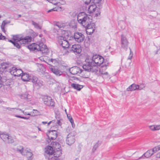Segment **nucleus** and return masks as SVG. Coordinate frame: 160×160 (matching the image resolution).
Wrapping results in <instances>:
<instances>
[{"instance_id": "nucleus-1", "label": "nucleus", "mask_w": 160, "mask_h": 160, "mask_svg": "<svg viewBox=\"0 0 160 160\" xmlns=\"http://www.w3.org/2000/svg\"><path fill=\"white\" fill-rule=\"evenodd\" d=\"M104 59L101 56L95 54L91 59H87L86 64L82 66L85 71L97 73L98 70V66L101 65L104 62Z\"/></svg>"}, {"instance_id": "nucleus-2", "label": "nucleus", "mask_w": 160, "mask_h": 160, "mask_svg": "<svg viewBox=\"0 0 160 160\" xmlns=\"http://www.w3.org/2000/svg\"><path fill=\"white\" fill-rule=\"evenodd\" d=\"M12 40H8V41L12 43L14 46L18 48H20L22 44H26L30 42L32 40L31 37L27 36L24 38L19 37L18 36H13Z\"/></svg>"}, {"instance_id": "nucleus-3", "label": "nucleus", "mask_w": 160, "mask_h": 160, "mask_svg": "<svg viewBox=\"0 0 160 160\" xmlns=\"http://www.w3.org/2000/svg\"><path fill=\"white\" fill-rule=\"evenodd\" d=\"M28 48L30 51H34L35 52L40 51L44 55L48 54L49 52V50L47 48L46 45L43 44L42 42H40L39 44L32 43L28 45Z\"/></svg>"}, {"instance_id": "nucleus-4", "label": "nucleus", "mask_w": 160, "mask_h": 160, "mask_svg": "<svg viewBox=\"0 0 160 160\" xmlns=\"http://www.w3.org/2000/svg\"><path fill=\"white\" fill-rule=\"evenodd\" d=\"M58 150H57V152H54L55 153H54L52 147L49 146L46 148L45 153L48 155L49 159H52L53 156L56 157H59L62 154L61 149L59 148H58Z\"/></svg>"}, {"instance_id": "nucleus-5", "label": "nucleus", "mask_w": 160, "mask_h": 160, "mask_svg": "<svg viewBox=\"0 0 160 160\" xmlns=\"http://www.w3.org/2000/svg\"><path fill=\"white\" fill-rule=\"evenodd\" d=\"M30 80V82L32 83L33 87L37 89L40 88L43 85V82L36 76H32Z\"/></svg>"}, {"instance_id": "nucleus-6", "label": "nucleus", "mask_w": 160, "mask_h": 160, "mask_svg": "<svg viewBox=\"0 0 160 160\" xmlns=\"http://www.w3.org/2000/svg\"><path fill=\"white\" fill-rule=\"evenodd\" d=\"M58 42L59 45L64 48H68L70 44L66 38L62 36H59L58 38Z\"/></svg>"}, {"instance_id": "nucleus-7", "label": "nucleus", "mask_w": 160, "mask_h": 160, "mask_svg": "<svg viewBox=\"0 0 160 160\" xmlns=\"http://www.w3.org/2000/svg\"><path fill=\"white\" fill-rule=\"evenodd\" d=\"M44 104L48 106L54 107L55 106V102L50 96H45L42 98Z\"/></svg>"}, {"instance_id": "nucleus-8", "label": "nucleus", "mask_w": 160, "mask_h": 160, "mask_svg": "<svg viewBox=\"0 0 160 160\" xmlns=\"http://www.w3.org/2000/svg\"><path fill=\"white\" fill-rule=\"evenodd\" d=\"M75 132H71L69 133L66 138V143L69 145H71L73 144L75 141Z\"/></svg>"}, {"instance_id": "nucleus-9", "label": "nucleus", "mask_w": 160, "mask_h": 160, "mask_svg": "<svg viewBox=\"0 0 160 160\" xmlns=\"http://www.w3.org/2000/svg\"><path fill=\"white\" fill-rule=\"evenodd\" d=\"M73 37L75 40L78 43L83 42L85 38L84 35L82 33L78 32L74 33Z\"/></svg>"}, {"instance_id": "nucleus-10", "label": "nucleus", "mask_w": 160, "mask_h": 160, "mask_svg": "<svg viewBox=\"0 0 160 160\" xmlns=\"http://www.w3.org/2000/svg\"><path fill=\"white\" fill-rule=\"evenodd\" d=\"M121 47L126 51L127 50L129 44L127 39L123 35H122L121 38Z\"/></svg>"}, {"instance_id": "nucleus-11", "label": "nucleus", "mask_w": 160, "mask_h": 160, "mask_svg": "<svg viewBox=\"0 0 160 160\" xmlns=\"http://www.w3.org/2000/svg\"><path fill=\"white\" fill-rule=\"evenodd\" d=\"M9 72L12 75L17 77L21 76L23 72V71L21 69H17L15 67H12L10 69Z\"/></svg>"}, {"instance_id": "nucleus-12", "label": "nucleus", "mask_w": 160, "mask_h": 160, "mask_svg": "<svg viewBox=\"0 0 160 160\" xmlns=\"http://www.w3.org/2000/svg\"><path fill=\"white\" fill-rule=\"evenodd\" d=\"M86 18L83 20L81 24L84 28H85L88 26H89V25L92 24L93 23H92V19L89 18L88 15H85Z\"/></svg>"}, {"instance_id": "nucleus-13", "label": "nucleus", "mask_w": 160, "mask_h": 160, "mask_svg": "<svg viewBox=\"0 0 160 160\" xmlns=\"http://www.w3.org/2000/svg\"><path fill=\"white\" fill-rule=\"evenodd\" d=\"M69 71L72 74L76 75L81 73L82 70L78 67H74L70 68Z\"/></svg>"}, {"instance_id": "nucleus-14", "label": "nucleus", "mask_w": 160, "mask_h": 160, "mask_svg": "<svg viewBox=\"0 0 160 160\" xmlns=\"http://www.w3.org/2000/svg\"><path fill=\"white\" fill-rule=\"evenodd\" d=\"M49 65L48 68L52 72L57 76H60L61 75L62 72L56 67L52 65H51L49 64Z\"/></svg>"}, {"instance_id": "nucleus-15", "label": "nucleus", "mask_w": 160, "mask_h": 160, "mask_svg": "<svg viewBox=\"0 0 160 160\" xmlns=\"http://www.w3.org/2000/svg\"><path fill=\"white\" fill-rule=\"evenodd\" d=\"M107 65H102L101 66V67L99 69V72L102 75V77L105 78H110V76L107 72H104L102 71V70L104 69L105 70L107 68Z\"/></svg>"}, {"instance_id": "nucleus-16", "label": "nucleus", "mask_w": 160, "mask_h": 160, "mask_svg": "<svg viewBox=\"0 0 160 160\" xmlns=\"http://www.w3.org/2000/svg\"><path fill=\"white\" fill-rule=\"evenodd\" d=\"M47 135L49 139L55 140L57 136V131L56 130L49 131Z\"/></svg>"}, {"instance_id": "nucleus-17", "label": "nucleus", "mask_w": 160, "mask_h": 160, "mask_svg": "<svg viewBox=\"0 0 160 160\" xmlns=\"http://www.w3.org/2000/svg\"><path fill=\"white\" fill-rule=\"evenodd\" d=\"M71 50L77 54L80 53L81 52V46L79 44H74L72 46Z\"/></svg>"}, {"instance_id": "nucleus-18", "label": "nucleus", "mask_w": 160, "mask_h": 160, "mask_svg": "<svg viewBox=\"0 0 160 160\" xmlns=\"http://www.w3.org/2000/svg\"><path fill=\"white\" fill-rule=\"evenodd\" d=\"M95 25L94 23H92V24L89 25L85 28L86 32L88 34L91 35L94 31Z\"/></svg>"}, {"instance_id": "nucleus-19", "label": "nucleus", "mask_w": 160, "mask_h": 160, "mask_svg": "<svg viewBox=\"0 0 160 160\" xmlns=\"http://www.w3.org/2000/svg\"><path fill=\"white\" fill-rule=\"evenodd\" d=\"M23 155L26 156L28 159H31L32 156L33 154L31 152V150L29 148H27L24 149L23 152Z\"/></svg>"}, {"instance_id": "nucleus-20", "label": "nucleus", "mask_w": 160, "mask_h": 160, "mask_svg": "<svg viewBox=\"0 0 160 160\" xmlns=\"http://www.w3.org/2000/svg\"><path fill=\"white\" fill-rule=\"evenodd\" d=\"M85 15H88L85 14L84 12H82L79 13L77 16V20L78 22L81 24L85 18L86 16Z\"/></svg>"}, {"instance_id": "nucleus-21", "label": "nucleus", "mask_w": 160, "mask_h": 160, "mask_svg": "<svg viewBox=\"0 0 160 160\" xmlns=\"http://www.w3.org/2000/svg\"><path fill=\"white\" fill-rule=\"evenodd\" d=\"M22 80L24 82L29 81L30 82V79L32 78V76H29V74L26 73H23L21 75Z\"/></svg>"}, {"instance_id": "nucleus-22", "label": "nucleus", "mask_w": 160, "mask_h": 160, "mask_svg": "<svg viewBox=\"0 0 160 160\" xmlns=\"http://www.w3.org/2000/svg\"><path fill=\"white\" fill-rule=\"evenodd\" d=\"M152 152V150H148L142 156L140 157L138 159H141L143 157V156L147 158L149 157L153 154V152Z\"/></svg>"}, {"instance_id": "nucleus-23", "label": "nucleus", "mask_w": 160, "mask_h": 160, "mask_svg": "<svg viewBox=\"0 0 160 160\" xmlns=\"http://www.w3.org/2000/svg\"><path fill=\"white\" fill-rule=\"evenodd\" d=\"M137 86L138 85H136L135 84H132L127 88V90L128 91H131L135 90H138V87H137Z\"/></svg>"}, {"instance_id": "nucleus-24", "label": "nucleus", "mask_w": 160, "mask_h": 160, "mask_svg": "<svg viewBox=\"0 0 160 160\" xmlns=\"http://www.w3.org/2000/svg\"><path fill=\"white\" fill-rule=\"evenodd\" d=\"M71 86L72 88L78 91L80 90L83 88V86L82 85L74 83H72Z\"/></svg>"}, {"instance_id": "nucleus-25", "label": "nucleus", "mask_w": 160, "mask_h": 160, "mask_svg": "<svg viewBox=\"0 0 160 160\" xmlns=\"http://www.w3.org/2000/svg\"><path fill=\"white\" fill-rule=\"evenodd\" d=\"M96 8V6L95 4H92L90 5L88 9V10L90 13L94 12Z\"/></svg>"}, {"instance_id": "nucleus-26", "label": "nucleus", "mask_w": 160, "mask_h": 160, "mask_svg": "<svg viewBox=\"0 0 160 160\" xmlns=\"http://www.w3.org/2000/svg\"><path fill=\"white\" fill-rule=\"evenodd\" d=\"M52 2V3L54 5H57L58 3L60 4L61 5H64L66 3L65 1L64 0H54Z\"/></svg>"}, {"instance_id": "nucleus-27", "label": "nucleus", "mask_w": 160, "mask_h": 160, "mask_svg": "<svg viewBox=\"0 0 160 160\" xmlns=\"http://www.w3.org/2000/svg\"><path fill=\"white\" fill-rule=\"evenodd\" d=\"M149 129L152 131H156L160 129V125H151L149 126Z\"/></svg>"}, {"instance_id": "nucleus-28", "label": "nucleus", "mask_w": 160, "mask_h": 160, "mask_svg": "<svg viewBox=\"0 0 160 160\" xmlns=\"http://www.w3.org/2000/svg\"><path fill=\"white\" fill-rule=\"evenodd\" d=\"M1 138L4 141L6 142L8 140V138L9 136L8 134H2L0 136Z\"/></svg>"}, {"instance_id": "nucleus-29", "label": "nucleus", "mask_w": 160, "mask_h": 160, "mask_svg": "<svg viewBox=\"0 0 160 160\" xmlns=\"http://www.w3.org/2000/svg\"><path fill=\"white\" fill-rule=\"evenodd\" d=\"M10 23V22H7L6 21H3L2 24L1 25V28L2 30V31L4 32H5V25L8 23Z\"/></svg>"}, {"instance_id": "nucleus-30", "label": "nucleus", "mask_w": 160, "mask_h": 160, "mask_svg": "<svg viewBox=\"0 0 160 160\" xmlns=\"http://www.w3.org/2000/svg\"><path fill=\"white\" fill-rule=\"evenodd\" d=\"M28 93L27 92H25L24 93L20 95V97L21 99L28 100Z\"/></svg>"}, {"instance_id": "nucleus-31", "label": "nucleus", "mask_w": 160, "mask_h": 160, "mask_svg": "<svg viewBox=\"0 0 160 160\" xmlns=\"http://www.w3.org/2000/svg\"><path fill=\"white\" fill-rule=\"evenodd\" d=\"M32 24L36 28L38 29H42V27L40 26L38 23L36 22H35L32 21Z\"/></svg>"}, {"instance_id": "nucleus-32", "label": "nucleus", "mask_w": 160, "mask_h": 160, "mask_svg": "<svg viewBox=\"0 0 160 160\" xmlns=\"http://www.w3.org/2000/svg\"><path fill=\"white\" fill-rule=\"evenodd\" d=\"M61 9V7H57L53 8L52 9L49 10L48 11V12H49L52 11H60Z\"/></svg>"}, {"instance_id": "nucleus-33", "label": "nucleus", "mask_w": 160, "mask_h": 160, "mask_svg": "<svg viewBox=\"0 0 160 160\" xmlns=\"http://www.w3.org/2000/svg\"><path fill=\"white\" fill-rule=\"evenodd\" d=\"M24 149H23V148L22 146H19L17 148V150L18 152H20L22 155L23 154V152Z\"/></svg>"}, {"instance_id": "nucleus-34", "label": "nucleus", "mask_w": 160, "mask_h": 160, "mask_svg": "<svg viewBox=\"0 0 160 160\" xmlns=\"http://www.w3.org/2000/svg\"><path fill=\"white\" fill-rule=\"evenodd\" d=\"M70 26L73 29H75L77 28L76 24L74 21L71 22Z\"/></svg>"}, {"instance_id": "nucleus-35", "label": "nucleus", "mask_w": 160, "mask_h": 160, "mask_svg": "<svg viewBox=\"0 0 160 160\" xmlns=\"http://www.w3.org/2000/svg\"><path fill=\"white\" fill-rule=\"evenodd\" d=\"M138 90H141L145 87V85L143 83H140V85H138Z\"/></svg>"}, {"instance_id": "nucleus-36", "label": "nucleus", "mask_w": 160, "mask_h": 160, "mask_svg": "<svg viewBox=\"0 0 160 160\" xmlns=\"http://www.w3.org/2000/svg\"><path fill=\"white\" fill-rule=\"evenodd\" d=\"M98 146L99 144L98 142H97L96 143L95 145L94 146L92 150V152H94L98 148Z\"/></svg>"}, {"instance_id": "nucleus-37", "label": "nucleus", "mask_w": 160, "mask_h": 160, "mask_svg": "<svg viewBox=\"0 0 160 160\" xmlns=\"http://www.w3.org/2000/svg\"><path fill=\"white\" fill-rule=\"evenodd\" d=\"M129 49L130 51V53L128 59V60H131L133 56V54L132 52V51L131 49L130 48H129Z\"/></svg>"}, {"instance_id": "nucleus-38", "label": "nucleus", "mask_w": 160, "mask_h": 160, "mask_svg": "<svg viewBox=\"0 0 160 160\" xmlns=\"http://www.w3.org/2000/svg\"><path fill=\"white\" fill-rule=\"evenodd\" d=\"M8 139L7 141H6V142L7 143H12L14 142V140L12 139L11 137L9 136L8 138Z\"/></svg>"}, {"instance_id": "nucleus-39", "label": "nucleus", "mask_w": 160, "mask_h": 160, "mask_svg": "<svg viewBox=\"0 0 160 160\" xmlns=\"http://www.w3.org/2000/svg\"><path fill=\"white\" fill-rule=\"evenodd\" d=\"M15 116L16 117H17V118H22V119H26V120H28L29 118V117H23V116H20L18 115H15Z\"/></svg>"}, {"instance_id": "nucleus-40", "label": "nucleus", "mask_w": 160, "mask_h": 160, "mask_svg": "<svg viewBox=\"0 0 160 160\" xmlns=\"http://www.w3.org/2000/svg\"><path fill=\"white\" fill-rule=\"evenodd\" d=\"M84 3L87 5L89 4L91 1V0H83Z\"/></svg>"}, {"instance_id": "nucleus-41", "label": "nucleus", "mask_w": 160, "mask_h": 160, "mask_svg": "<svg viewBox=\"0 0 160 160\" xmlns=\"http://www.w3.org/2000/svg\"><path fill=\"white\" fill-rule=\"evenodd\" d=\"M6 39H8L6 38L4 36H3L1 33H0V40H6Z\"/></svg>"}, {"instance_id": "nucleus-42", "label": "nucleus", "mask_w": 160, "mask_h": 160, "mask_svg": "<svg viewBox=\"0 0 160 160\" xmlns=\"http://www.w3.org/2000/svg\"><path fill=\"white\" fill-rule=\"evenodd\" d=\"M158 148L156 147L153 148L152 150V152H153V154L156 152L157 151H158Z\"/></svg>"}, {"instance_id": "nucleus-43", "label": "nucleus", "mask_w": 160, "mask_h": 160, "mask_svg": "<svg viewBox=\"0 0 160 160\" xmlns=\"http://www.w3.org/2000/svg\"><path fill=\"white\" fill-rule=\"evenodd\" d=\"M102 0H94V2L96 4H99Z\"/></svg>"}, {"instance_id": "nucleus-44", "label": "nucleus", "mask_w": 160, "mask_h": 160, "mask_svg": "<svg viewBox=\"0 0 160 160\" xmlns=\"http://www.w3.org/2000/svg\"><path fill=\"white\" fill-rule=\"evenodd\" d=\"M100 14V12L99 11V10H98L97 11V12L96 13L95 16L96 17H98Z\"/></svg>"}, {"instance_id": "nucleus-45", "label": "nucleus", "mask_w": 160, "mask_h": 160, "mask_svg": "<svg viewBox=\"0 0 160 160\" xmlns=\"http://www.w3.org/2000/svg\"><path fill=\"white\" fill-rule=\"evenodd\" d=\"M69 120L70 121V122L71 124H73V123H74V121H73V120L72 119V118H69Z\"/></svg>"}, {"instance_id": "nucleus-46", "label": "nucleus", "mask_w": 160, "mask_h": 160, "mask_svg": "<svg viewBox=\"0 0 160 160\" xmlns=\"http://www.w3.org/2000/svg\"><path fill=\"white\" fill-rule=\"evenodd\" d=\"M6 109H8L9 110L11 111L12 109H16V108H11L9 107H7L5 108Z\"/></svg>"}, {"instance_id": "nucleus-47", "label": "nucleus", "mask_w": 160, "mask_h": 160, "mask_svg": "<svg viewBox=\"0 0 160 160\" xmlns=\"http://www.w3.org/2000/svg\"><path fill=\"white\" fill-rule=\"evenodd\" d=\"M17 110H20V111H22V112L24 114L25 113V112H24V111L23 110H21V109H20V108H16V109Z\"/></svg>"}, {"instance_id": "nucleus-48", "label": "nucleus", "mask_w": 160, "mask_h": 160, "mask_svg": "<svg viewBox=\"0 0 160 160\" xmlns=\"http://www.w3.org/2000/svg\"><path fill=\"white\" fill-rule=\"evenodd\" d=\"M54 122V121H50L49 122L47 123L48 125V126L52 122Z\"/></svg>"}, {"instance_id": "nucleus-49", "label": "nucleus", "mask_w": 160, "mask_h": 160, "mask_svg": "<svg viewBox=\"0 0 160 160\" xmlns=\"http://www.w3.org/2000/svg\"><path fill=\"white\" fill-rule=\"evenodd\" d=\"M156 147H157V148H158V150L159 151V150H160V145L157 146H156Z\"/></svg>"}, {"instance_id": "nucleus-50", "label": "nucleus", "mask_w": 160, "mask_h": 160, "mask_svg": "<svg viewBox=\"0 0 160 160\" xmlns=\"http://www.w3.org/2000/svg\"><path fill=\"white\" fill-rule=\"evenodd\" d=\"M49 2L52 3V2L53 1H54V0H47Z\"/></svg>"}, {"instance_id": "nucleus-51", "label": "nucleus", "mask_w": 160, "mask_h": 160, "mask_svg": "<svg viewBox=\"0 0 160 160\" xmlns=\"http://www.w3.org/2000/svg\"><path fill=\"white\" fill-rule=\"evenodd\" d=\"M72 127L73 128H74L75 127V124H74V123H73L72 124Z\"/></svg>"}, {"instance_id": "nucleus-52", "label": "nucleus", "mask_w": 160, "mask_h": 160, "mask_svg": "<svg viewBox=\"0 0 160 160\" xmlns=\"http://www.w3.org/2000/svg\"><path fill=\"white\" fill-rule=\"evenodd\" d=\"M25 115H30L31 114L30 113H27L26 112H25L24 114Z\"/></svg>"}, {"instance_id": "nucleus-53", "label": "nucleus", "mask_w": 160, "mask_h": 160, "mask_svg": "<svg viewBox=\"0 0 160 160\" xmlns=\"http://www.w3.org/2000/svg\"><path fill=\"white\" fill-rule=\"evenodd\" d=\"M157 157L158 158H160V153L157 154Z\"/></svg>"}, {"instance_id": "nucleus-54", "label": "nucleus", "mask_w": 160, "mask_h": 160, "mask_svg": "<svg viewBox=\"0 0 160 160\" xmlns=\"http://www.w3.org/2000/svg\"><path fill=\"white\" fill-rule=\"evenodd\" d=\"M55 144L56 145V146H59V144L57 142H56V143H55Z\"/></svg>"}, {"instance_id": "nucleus-55", "label": "nucleus", "mask_w": 160, "mask_h": 160, "mask_svg": "<svg viewBox=\"0 0 160 160\" xmlns=\"http://www.w3.org/2000/svg\"><path fill=\"white\" fill-rule=\"evenodd\" d=\"M42 123L44 124H45L47 123V122H46L43 121V122H42Z\"/></svg>"}, {"instance_id": "nucleus-56", "label": "nucleus", "mask_w": 160, "mask_h": 160, "mask_svg": "<svg viewBox=\"0 0 160 160\" xmlns=\"http://www.w3.org/2000/svg\"><path fill=\"white\" fill-rule=\"evenodd\" d=\"M2 86V84L1 83V80H0V88H1V87Z\"/></svg>"}, {"instance_id": "nucleus-57", "label": "nucleus", "mask_w": 160, "mask_h": 160, "mask_svg": "<svg viewBox=\"0 0 160 160\" xmlns=\"http://www.w3.org/2000/svg\"><path fill=\"white\" fill-rule=\"evenodd\" d=\"M53 61V59H51L50 61H49V62H52Z\"/></svg>"}, {"instance_id": "nucleus-58", "label": "nucleus", "mask_w": 160, "mask_h": 160, "mask_svg": "<svg viewBox=\"0 0 160 160\" xmlns=\"http://www.w3.org/2000/svg\"><path fill=\"white\" fill-rule=\"evenodd\" d=\"M67 117L68 119L69 120V118H72L71 116H68V115H67Z\"/></svg>"}, {"instance_id": "nucleus-59", "label": "nucleus", "mask_w": 160, "mask_h": 160, "mask_svg": "<svg viewBox=\"0 0 160 160\" xmlns=\"http://www.w3.org/2000/svg\"><path fill=\"white\" fill-rule=\"evenodd\" d=\"M60 121L59 120H57V123L58 124H59V123L60 122Z\"/></svg>"}, {"instance_id": "nucleus-60", "label": "nucleus", "mask_w": 160, "mask_h": 160, "mask_svg": "<svg viewBox=\"0 0 160 160\" xmlns=\"http://www.w3.org/2000/svg\"><path fill=\"white\" fill-rule=\"evenodd\" d=\"M21 17V15H18V18H20Z\"/></svg>"}, {"instance_id": "nucleus-61", "label": "nucleus", "mask_w": 160, "mask_h": 160, "mask_svg": "<svg viewBox=\"0 0 160 160\" xmlns=\"http://www.w3.org/2000/svg\"><path fill=\"white\" fill-rule=\"evenodd\" d=\"M61 26V25H60V26H59V25H58V27H59V28H61V27H62V26Z\"/></svg>"}, {"instance_id": "nucleus-62", "label": "nucleus", "mask_w": 160, "mask_h": 160, "mask_svg": "<svg viewBox=\"0 0 160 160\" xmlns=\"http://www.w3.org/2000/svg\"><path fill=\"white\" fill-rule=\"evenodd\" d=\"M33 111H34L35 112H37V110H34V109H33Z\"/></svg>"}, {"instance_id": "nucleus-63", "label": "nucleus", "mask_w": 160, "mask_h": 160, "mask_svg": "<svg viewBox=\"0 0 160 160\" xmlns=\"http://www.w3.org/2000/svg\"><path fill=\"white\" fill-rule=\"evenodd\" d=\"M42 36V34H40V35H39V36H40V37H41Z\"/></svg>"}, {"instance_id": "nucleus-64", "label": "nucleus", "mask_w": 160, "mask_h": 160, "mask_svg": "<svg viewBox=\"0 0 160 160\" xmlns=\"http://www.w3.org/2000/svg\"><path fill=\"white\" fill-rule=\"evenodd\" d=\"M38 130H39V131H40V130H41L39 128H38Z\"/></svg>"}]
</instances>
